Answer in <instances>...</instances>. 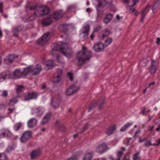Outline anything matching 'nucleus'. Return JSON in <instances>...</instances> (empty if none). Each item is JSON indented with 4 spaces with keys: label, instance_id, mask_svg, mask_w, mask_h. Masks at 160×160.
<instances>
[{
    "label": "nucleus",
    "instance_id": "obj_1",
    "mask_svg": "<svg viewBox=\"0 0 160 160\" xmlns=\"http://www.w3.org/2000/svg\"><path fill=\"white\" fill-rule=\"evenodd\" d=\"M92 53L91 51L87 50V48L83 47L81 51L77 53L76 59L78 61V64L80 66L86 61L89 60L91 58Z\"/></svg>",
    "mask_w": 160,
    "mask_h": 160
},
{
    "label": "nucleus",
    "instance_id": "obj_2",
    "mask_svg": "<svg viewBox=\"0 0 160 160\" xmlns=\"http://www.w3.org/2000/svg\"><path fill=\"white\" fill-rule=\"evenodd\" d=\"M49 12V8L47 7H39L37 8L33 14L28 18H23L22 20L24 22L32 21L36 19L37 17L47 14Z\"/></svg>",
    "mask_w": 160,
    "mask_h": 160
},
{
    "label": "nucleus",
    "instance_id": "obj_3",
    "mask_svg": "<svg viewBox=\"0 0 160 160\" xmlns=\"http://www.w3.org/2000/svg\"><path fill=\"white\" fill-rule=\"evenodd\" d=\"M58 51L60 52L67 58H70L72 56V52L71 49L68 47L66 43L61 42H59L57 43L52 49V52L54 51Z\"/></svg>",
    "mask_w": 160,
    "mask_h": 160
},
{
    "label": "nucleus",
    "instance_id": "obj_4",
    "mask_svg": "<svg viewBox=\"0 0 160 160\" xmlns=\"http://www.w3.org/2000/svg\"><path fill=\"white\" fill-rule=\"evenodd\" d=\"M32 133L31 131H25L21 135L20 139L21 142L25 143L29 140L32 138Z\"/></svg>",
    "mask_w": 160,
    "mask_h": 160
},
{
    "label": "nucleus",
    "instance_id": "obj_5",
    "mask_svg": "<svg viewBox=\"0 0 160 160\" xmlns=\"http://www.w3.org/2000/svg\"><path fill=\"white\" fill-rule=\"evenodd\" d=\"M62 73V71L61 69H57L53 78L52 82L55 83L59 82L61 79Z\"/></svg>",
    "mask_w": 160,
    "mask_h": 160
},
{
    "label": "nucleus",
    "instance_id": "obj_6",
    "mask_svg": "<svg viewBox=\"0 0 160 160\" xmlns=\"http://www.w3.org/2000/svg\"><path fill=\"white\" fill-rule=\"evenodd\" d=\"M24 29V26L22 25H20L17 26H15L12 28V33L13 36L18 37V33L22 31Z\"/></svg>",
    "mask_w": 160,
    "mask_h": 160
},
{
    "label": "nucleus",
    "instance_id": "obj_7",
    "mask_svg": "<svg viewBox=\"0 0 160 160\" xmlns=\"http://www.w3.org/2000/svg\"><path fill=\"white\" fill-rule=\"evenodd\" d=\"M49 34L50 33L48 32L43 35L37 41V43L40 45L42 46L44 45L48 40V36Z\"/></svg>",
    "mask_w": 160,
    "mask_h": 160
},
{
    "label": "nucleus",
    "instance_id": "obj_8",
    "mask_svg": "<svg viewBox=\"0 0 160 160\" xmlns=\"http://www.w3.org/2000/svg\"><path fill=\"white\" fill-rule=\"evenodd\" d=\"M79 89V88L76 87L75 85H72L67 89L66 91V94L68 96L72 95L76 93Z\"/></svg>",
    "mask_w": 160,
    "mask_h": 160
},
{
    "label": "nucleus",
    "instance_id": "obj_9",
    "mask_svg": "<svg viewBox=\"0 0 160 160\" xmlns=\"http://www.w3.org/2000/svg\"><path fill=\"white\" fill-rule=\"evenodd\" d=\"M112 0H98V4L96 7L97 11H98L100 8H102L104 7L105 4H111L112 2Z\"/></svg>",
    "mask_w": 160,
    "mask_h": 160
},
{
    "label": "nucleus",
    "instance_id": "obj_10",
    "mask_svg": "<svg viewBox=\"0 0 160 160\" xmlns=\"http://www.w3.org/2000/svg\"><path fill=\"white\" fill-rule=\"evenodd\" d=\"M60 102V98L58 97H55L52 98L51 105L52 108L56 109L58 107Z\"/></svg>",
    "mask_w": 160,
    "mask_h": 160
},
{
    "label": "nucleus",
    "instance_id": "obj_11",
    "mask_svg": "<svg viewBox=\"0 0 160 160\" xmlns=\"http://www.w3.org/2000/svg\"><path fill=\"white\" fill-rule=\"evenodd\" d=\"M2 132L0 134V138L3 137L11 138L12 135L11 132L8 129L3 128L1 130Z\"/></svg>",
    "mask_w": 160,
    "mask_h": 160
},
{
    "label": "nucleus",
    "instance_id": "obj_12",
    "mask_svg": "<svg viewBox=\"0 0 160 160\" xmlns=\"http://www.w3.org/2000/svg\"><path fill=\"white\" fill-rule=\"evenodd\" d=\"M7 77L8 78H12L10 72L8 70L0 73V82L4 81Z\"/></svg>",
    "mask_w": 160,
    "mask_h": 160
},
{
    "label": "nucleus",
    "instance_id": "obj_13",
    "mask_svg": "<svg viewBox=\"0 0 160 160\" xmlns=\"http://www.w3.org/2000/svg\"><path fill=\"white\" fill-rule=\"evenodd\" d=\"M107 145L105 143H103L98 145L96 148V152L102 154L107 150Z\"/></svg>",
    "mask_w": 160,
    "mask_h": 160
},
{
    "label": "nucleus",
    "instance_id": "obj_14",
    "mask_svg": "<svg viewBox=\"0 0 160 160\" xmlns=\"http://www.w3.org/2000/svg\"><path fill=\"white\" fill-rule=\"evenodd\" d=\"M105 100V99L104 98L101 100H99V101L98 102H95L94 104H92L89 108L88 112H89L92 109L95 107L97 105H98L99 106V109H101L102 105L104 103Z\"/></svg>",
    "mask_w": 160,
    "mask_h": 160
},
{
    "label": "nucleus",
    "instance_id": "obj_15",
    "mask_svg": "<svg viewBox=\"0 0 160 160\" xmlns=\"http://www.w3.org/2000/svg\"><path fill=\"white\" fill-rule=\"evenodd\" d=\"M104 47H105L102 43L98 42L94 45L93 49L96 52H99L103 51Z\"/></svg>",
    "mask_w": 160,
    "mask_h": 160
},
{
    "label": "nucleus",
    "instance_id": "obj_16",
    "mask_svg": "<svg viewBox=\"0 0 160 160\" xmlns=\"http://www.w3.org/2000/svg\"><path fill=\"white\" fill-rule=\"evenodd\" d=\"M41 152L40 149L33 150L30 154L31 159H33L39 157L41 154Z\"/></svg>",
    "mask_w": 160,
    "mask_h": 160
},
{
    "label": "nucleus",
    "instance_id": "obj_17",
    "mask_svg": "<svg viewBox=\"0 0 160 160\" xmlns=\"http://www.w3.org/2000/svg\"><path fill=\"white\" fill-rule=\"evenodd\" d=\"M18 56L15 54L9 55L7 56L4 59V62L6 64L12 63L15 59L17 58Z\"/></svg>",
    "mask_w": 160,
    "mask_h": 160
},
{
    "label": "nucleus",
    "instance_id": "obj_18",
    "mask_svg": "<svg viewBox=\"0 0 160 160\" xmlns=\"http://www.w3.org/2000/svg\"><path fill=\"white\" fill-rule=\"evenodd\" d=\"M38 95L36 93L28 92L25 96L24 100L27 101L33 99L35 98Z\"/></svg>",
    "mask_w": 160,
    "mask_h": 160
},
{
    "label": "nucleus",
    "instance_id": "obj_19",
    "mask_svg": "<svg viewBox=\"0 0 160 160\" xmlns=\"http://www.w3.org/2000/svg\"><path fill=\"white\" fill-rule=\"evenodd\" d=\"M52 16L44 18L42 21V24L43 26L47 27L52 23Z\"/></svg>",
    "mask_w": 160,
    "mask_h": 160
},
{
    "label": "nucleus",
    "instance_id": "obj_20",
    "mask_svg": "<svg viewBox=\"0 0 160 160\" xmlns=\"http://www.w3.org/2000/svg\"><path fill=\"white\" fill-rule=\"evenodd\" d=\"M32 67V73L34 75H37L42 70L41 66L39 64L36 65L35 67Z\"/></svg>",
    "mask_w": 160,
    "mask_h": 160
},
{
    "label": "nucleus",
    "instance_id": "obj_21",
    "mask_svg": "<svg viewBox=\"0 0 160 160\" xmlns=\"http://www.w3.org/2000/svg\"><path fill=\"white\" fill-rule=\"evenodd\" d=\"M64 13L61 9L55 11L52 17L56 19H58L62 18L63 15Z\"/></svg>",
    "mask_w": 160,
    "mask_h": 160
},
{
    "label": "nucleus",
    "instance_id": "obj_22",
    "mask_svg": "<svg viewBox=\"0 0 160 160\" xmlns=\"http://www.w3.org/2000/svg\"><path fill=\"white\" fill-rule=\"evenodd\" d=\"M52 115V114L51 112L47 113L42 120L41 123L42 125H44L48 123Z\"/></svg>",
    "mask_w": 160,
    "mask_h": 160
},
{
    "label": "nucleus",
    "instance_id": "obj_23",
    "mask_svg": "<svg viewBox=\"0 0 160 160\" xmlns=\"http://www.w3.org/2000/svg\"><path fill=\"white\" fill-rule=\"evenodd\" d=\"M69 27L68 24H63L59 25L58 27V29L60 32L65 33L68 30Z\"/></svg>",
    "mask_w": 160,
    "mask_h": 160
},
{
    "label": "nucleus",
    "instance_id": "obj_24",
    "mask_svg": "<svg viewBox=\"0 0 160 160\" xmlns=\"http://www.w3.org/2000/svg\"><path fill=\"white\" fill-rule=\"evenodd\" d=\"M12 76H13L14 77L12 78L11 74V77L12 78L11 79H13L20 78L23 76L22 72H20L19 69H17L15 70L13 72Z\"/></svg>",
    "mask_w": 160,
    "mask_h": 160
},
{
    "label": "nucleus",
    "instance_id": "obj_25",
    "mask_svg": "<svg viewBox=\"0 0 160 160\" xmlns=\"http://www.w3.org/2000/svg\"><path fill=\"white\" fill-rule=\"evenodd\" d=\"M116 128V126L115 125H113L108 127L106 131V134L108 136H110L112 134L114 133Z\"/></svg>",
    "mask_w": 160,
    "mask_h": 160
},
{
    "label": "nucleus",
    "instance_id": "obj_26",
    "mask_svg": "<svg viewBox=\"0 0 160 160\" xmlns=\"http://www.w3.org/2000/svg\"><path fill=\"white\" fill-rule=\"evenodd\" d=\"M93 156V152H86L84 154L82 160H91Z\"/></svg>",
    "mask_w": 160,
    "mask_h": 160
},
{
    "label": "nucleus",
    "instance_id": "obj_27",
    "mask_svg": "<svg viewBox=\"0 0 160 160\" xmlns=\"http://www.w3.org/2000/svg\"><path fill=\"white\" fill-rule=\"evenodd\" d=\"M150 7V6L148 5L145 7V8L142 11V16L141 18V22H143V20L144 18L145 15L149 11Z\"/></svg>",
    "mask_w": 160,
    "mask_h": 160
},
{
    "label": "nucleus",
    "instance_id": "obj_28",
    "mask_svg": "<svg viewBox=\"0 0 160 160\" xmlns=\"http://www.w3.org/2000/svg\"><path fill=\"white\" fill-rule=\"evenodd\" d=\"M37 123V120L34 118H32L28 121V126L30 128L34 127L36 126Z\"/></svg>",
    "mask_w": 160,
    "mask_h": 160
},
{
    "label": "nucleus",
    "instance_id": "obj_29",
    "mask_svg": "<svg viewBox=\"0 0 160 160\" xmlns=\"http://www.w3.org/2000/svg\"><path fill=\"white\" fill-rule=\"evenodd\" d=\"M151 70L150 72L151 74H153L156 72L157 68L155 65V61L154 60L152 61L151 64Z\"/></svg>",
    "mask_w": 160,
    "mask_h": 160
},
{
    "label": "nucleus",
    "instance_id": "obj_30",
    "mask_svg": "<svg viewBox=\"0 0 160 160\" xmlns=\"http://www.w3.org/2000/svg\"><path fill=\"white\" fill-rule=\"evenodd\" d=\"M113 16L111 13H108L106 15L103 19V22L106 24L108 23L112 19Z\"/></svg>",
    "mask_w": 160,
    "mask_h": 160
},
{
    "label": "nucleus",
    "instance_id": "obj_31",
    "mask_svg": "<svg viewBox=\"0 0 160 160\" xmlns=\"http://www.w3.org/2000/svg\"><path fill=\"white\" fill-rule=\"evenodd\" d=\"M46 69L49 70L52 68L53 67V62L52 60H48L46 62Z\"/></svg>",
    "mask_w": 160,
    "mask_h": 160
},
{
    "label": "nucleus",
    "instance_id": "obj_32",
    "mask_svg": "<svg viewBox=\"0 0 160 160\" xmlns=\"http://www.w3.org/2000/svg\"><path fill=\"white\" fill-rule=\"evenodd\" d=\"M132 125V122H128L126 124H125L124 126L122 127L120 130L121 132H123L126 131L127 129L130 127Z\"/></svg>",
    "mask_w": 160,
    "mask_h": 160
},
{
    "label": "nucleus",
    "instance_id": "obj_33",
    "mask_svg": "<svg viewBox=\"0 0 160 160\" xmlns=\"http://www.w3.org/2000/svg\"><path fill=\"white\" fill-rule=\"evenodd\" d=\"M90 26L88 25H87L83 27L82 33L84 34L87 37L88 36V32L89 30Z\"/></svg>",
    "mask_w": 160,
    "mask_h": 160
},
{
    "label": "nucleus",
    "instance_id": "obj_34",
    "mask_svg": "<svg viewBox=\"0 0 160 160\" xmlns=\"http://www.w3.org/2000/svg\"><path fill=\"white\" fill-rule=\"evenodd\" d=\"M32 67L29 66L28 68H25L23 71L22 72V73L23 76H25L29 72L32 73Z\"/></svg>",
    "mask_w": 160,
    "mask_h": 160
},
{
    "label": "nucleus",
    "instance_id": "obj_35",
    "mask_svg": "<svg viewBox=\"0 0 160 160\" xmlns=\"http://www.w3.org/2000/svg\"><path fill=\"white\" fill-rule=\"evenodd\" d=\"M22 126V124L21 122L17 123L15 124L13 126L14 129L16 131L19 130Z\"/></svg>",
    "mask_w": 160,
    "mask_h": 160
},
{
    "label": "nucleus",
    "instance_id": "obj_36",
    "mask_svg": "<svg viewBox=\"0 0 160 160\" xmlns=\"http://www.w3.org/2000/svg\"><path fill=\"white\" fill-rule=\"evenodd\" d=\"M103 34L102 35V38H104L108 36L110 33V32L108 29H105L103 31Z\"/></svg>",
    "mask_w": 160,
    "mask_h": 160
},
{
    "label": "nucleus",
    "instance_id": "obj_37",
    "mask_svg": "<svg viewBox=\"0 0 160 160\" xmlns=\"http://www.w3.org/2000/svg\"><path fill=\"white\" fill-rule=\"evenodd\" d=\"M123 154V152H122L118 151L117 153V158L116 159L114 160L113 158L112 157H110V158L111 160H120Z\"/></svg>",
    "mask_w": 160,
    "mask_h": 160
},
{
    "label": "nucleus",
    "instance_id": "obj_38",
    "mask_svg": "<svg viewBox=\"0 0 160 160\" xmlns=\"http://www.w3.org/2000/svg\"><path fill=\"white\" fill-rule=\"evenodd\" d=\"M112 39L110 38H108L105 41L104 46L105 47L109 45L112 42Z\"/></svg>",
    "mask_w": 160,
    "mask_h": 160
},
{
    "label": "nucleus",
    "instance_id": "obj_39",
    "mask_svg": "<svg viewBox=\"0 0 160 160\" xmlns=\"http://www.w3.org/2000/svg\"><path fill=\"white\" fill-rule=\"evenodd\" d=\"M35 112H36L38 116H41L43 112L42 110H41L39 108H37L35 110Z\"/></svg>",
    "mask_w": 160,
    "mask_h": 160
},
{
    "label": "nucleus",
    "instance_id": "obj_40",
    "mask_svg": "<svg viewBox=\"0 0 160 160\" xmlns=\"http://www.w3.org/2000/svg\"><path fill=\"white\" fill-rule=\"evenodd\" d=\"M24 89V87L23 85H18L16 88V92L18 93H20Z\"/></svg>",
    "mask_w": 160,
    "mask_h": 160
},
{
    "label": "nucleus",
    "instance_id": "obj_41",
    "mask_svg": "<svg viewBox=\"0 0 160 160\" xmlns=\"http://www.w3.org/2000/svg\"><path fill=\"white\" fill-rule=\"evenodd\" d=\"M89 124H86L82 128V129L81 130V131L78 132V133H82L84 131H86V130L89 128Z\"/></svg>",
    "mask_w": 160,
    "mask_h": 160
},
{
    "label": "nucleus",
    "instance_id": "obj_42",
    "mask_svg": "<svg viewBox=\"0 0 160 160\" xmlns=\"http://www.w3.org/2000/svg\"><path fill=\"white\" fill-rule=\"evenodd\" d=\"M18 102V100L16 98H13L10 101L9 105H10L13 106L16 103Z\"/></svg>",
    "mask_w": 160,
    "mask_h": 160
},
{
    "label": "nucleus",
    "instance_id": "obj_43",
    "mask_svg": "<svg viewBox=\"0 0 160 160\" xmlns=\"http://www.w3.org/2000/svg\"><path fill=\"white\" fill-rule=\"evenodd\" d=\"M7 158V156L5 153H0V160H6Z\"/></svg>",
    "mask_w": 160,
    "mask_h": 160
},
{
    "label": "nucleus",
    "instance_id": "obj_44",
    "mask_svg": "<svg viewBox=\"0 0 160 160\" xmlns=\"http://www.w3.org/2000/svg\"><path fill=\"white\" fill-rule=\"evenodd\" d=\"M139 154V153L137 152L133 155V159L134 160H140V159L141 158Z\"/></svg>",
    "mask_w": 160,
    "mask_h": 160
},
{
    "label": "nucleus",
    "instance_id": "obj_45",
    "mask_svg": "<svg viewBox=\"0 0 160 160\" xmlns=\"http://www.w3.org/2000/svg\"><path fill=\"white\" fill-rule=\"evenodd\" d=\"M56 57L57 60L59 62L61 63L64 64L63 60L61 57L59 55H57Z\"/></svg>",
    "mask_w": 160,
    "mask_h": 160
},
{
    "label": "nucleus",
    "instance_id": "obj_46",
    "mask_svg": "<svg viewBox=\"0 0 160 160\" xmlns=\"http://www.w3.org/2000/svg\"><path fill=\"white\" fill-rule=\"evenodd\" d=\"M133 6H132H132H128L127 7V9H129V11L130 13H132L134 12L135 10V9L134 8H132V7Z\"/></svg>",
    "mask_w": 160,
    "mask_h": 160
},
{
    "label": "nucleus",
    "instance_id": "obj_47",
    "mask_svg": "<svg viewBox=\"0 0 160 160\" xmlns=\"http://www.w3.org/2000/svg\"><path fill=\"white\" fill-rule=\"evenodd\" d=\"M2 93L1 96L3 97H6L8 95L7 91L6 90H3L2 92Z\"/></svg>",
    "mask_w": 160,
    "mask_h": 160
},
{
    "label": "nucleus",
    "instance_id": "obj_48",
    "mask_svg": "<svg viewBox=\"0 0 160 160\" xmlns=\"http://www.w3.org/2000/svg\"><path fill=\"white\" fill-rule=\"evenodd\" d=\"M76 6L74 5H72L68 6L67 8V10L68 12H70L71 9L75 8Z\"/></svg>",
    "mask_w": 160,
    "mask_h": 160
},
{
    "label": "nucleus",
    "instance_id": "obj_49",
    "mask_svg": "<svg viewBox=\"0 0 160 160\" xmlns=\"http://www.w3.org/2000/svg\"><path fill=\"white\" fill-rule=\"evenodd\" d=\"M159 4L160 3H158V2H156V3L154 4V5L153 6L152 8V9L153 11H154V10L156 9L157 7L159 5Z\"/></svg>",
    "mask_w": 160,
    "mask_h": 160
},
{
    "label": "nucleus",
    "instance_id": "obj_50",
    "mask_svg": "<svg viewBox=\"0 0 160 160\" xmlns=\"http://www.w3.org/2000/svg\"><path fill=\"white\" fill-rule=\"evenodd\" d=\"M101 28V27L100 26L98 25L94 28V32H97L99 31Z\"/></svg>",
    "mask_w": 160,
    "mask_h": 160
},
{
    "label": "nucleus",
    "instance_id": "obj_51",
    "mask_svg": "<svg viewBox=\"0 0 160 160\" xmlns=\"http://www.w3.org/2000/svg\"><path fill=\"white\" fill-rule=\"evenodd\" d=\"M67 76L68 77V78H69L70 80L72 81L73 80L72 74L71 73L69 72L68 73Z\"/></svg>",
    "mask_w": 160,
    "mask_h": 160
},
{
    "label": "nucleus",
    "instance_id": "obj_52",
    "mask_svg": "<svg viewBox=\"0 0 160 160\" xmlns=\"http://www.w3.org/2000/svg\"><path fill=\"white\" fill-rule=\"evenodd\" d=\"M36 5H33L32 6H30V10H33L35 9V11H36L37 9V8H38Z\"/></svg>",
    "mask_w": 160,
    "mask_h": 160
},
{
    "label": "nucleus",
    "instance_id": "obj_53",
    "mask_svg": "<svg viewBox=\"0 0 160 160\" xmlns=\"http://www.w3.org/2000/svg\"><path fill=\"white\" fill-rule=\"evenodd\" d=\"M152 145H153V144H152L150 141H147L145 144V146L146 147H148Z\"/></svg>",
    "mask_w": 160,
    "mask_h": 160
},
{
    "label": "nucleus",
    "instance_id": "obj_54",
    "mask_svg": "<svg viewBox=\"0 0 160 160\" xmlns=\"http://www.w3.org/2000/svg\"><path fill=\"white\" fill-rule=\"evenodd\" d=\"M3 2H0V12L2 13L3 10H2V8L3 7Z\"/></svg>",
    "mask_w": 160,
    "mask_h": 160
},
{
    "label": "nucleus",
    "instance_id": "obj_55",
    "mask_svg": "<svg viewBox=\"0 0 160 160\" xmlns=\"http://www.w3.org/2000/svg\"><path fill=\"white\" fill-rule=\"evenodd\" d=\"M146 140V139L145 138H144L143 139H142L141 137H139V142L140 143L142 142H144V141Z\"/></svg>",
    "mask_w": 160,
    "mask_h": 160
},
{
    "label": "nucleus",
    "instance_id": "obj_56",
    "mask_svg": "<svg viewBox=\"0 0 160 160\" xmlns=\"http://www.w3.org/2000/svg\"><path fill=\"white\" fill-rule=\"evenodd\" d=\"M157 143L153 144V146H158L160 144V138L157 140Z\"/></svg>",
    "mask_w": 160,
    "mask_h": 160
},
{
    "label": "nucleus",
    "instance_id": "obj_57",
    "mask_svg": "<svg viewBox=\"0 0 160 160\" xmlns=\"http://www.w3.org/2000/svg\"><path fill=\"white\" fill-rule=\"evenodd\" d=\"M156 43L157 44L159 45L160 44V38L158 37L157 38Z\"/></svg>",
    "mask_w": 160,
    "mask_h": 160
},
{
    "label": "nucleus",
    "instance_id": "obj_58",
    "mask_svg": "<svg viewBox=\"0 0 160 160\" xmlns=\"http://www.w3.org/2000/svg\"><path fill=\"white\" fill-rule=\"evenodd\" d=\"M7 117V115H0V122L1 121L2 119L4 118H5Z\"/></svg>",
    "mask_w": 160,
    "mask_h": 160
},
{
    "label": "nucleus",
    "instance_id": "obj_59",
    "mask_svg": "<svg viewBox=\"0 0 160 160\" xmlns=\"http://www.w3.org/2000/svg\"><path fill=\"white\" fill-rule=\"evenodd\" d=\"M139 0H132V2H133V4L132 5V6H135L136 3Z\"/></svg>",
    "mask_w": 160,
    "mask_h": 160
},
{
    "label": "nucleus",
    "instance_id": "obj_60",
    "mask_svg": "<svg viewBox=\"0 0 160 160\" xmlns=\"http://www.w3.org/2000/svg\"><path fill=\"white\" fill-rule=\"evenodd\" d=\"M4 105L3 104H0V109H2L4 108Z\"/></svg>",
    "mask_w": 160,
    "mask_h": 160
},
{
    "label": "nucleus",
    "instance_id": "obj_61",
    "mask_svg": "<svg viewBox=\"0 0 160 160\" xmlns=\"http://www.w3.org/2000/svg\"><path fill=\"white\" fill-rule=\"evenodd\" d=\"M155 82H153L151 83H150L148 84V87H150L151 85H153L155 84Z\"/></svg>",
    "mask_w": 160,
    "mask_h": 160
},
{
    "label": "nucleus",
    "instance_id": "obj_62",
    "mask_svg": "<svg viewBox=\"0 0 160 160\" xmlns=\"http://www.w3.org/2000/svg\"><path fill=\"white\" fill-rule=\"evenodd\" d=\"M154 127V126H152V127L150 128L148 130V131L151 132L153 130V129Z\"/></svg>",
    "mask_w": 160,
    "mask_h": 160
},
{
    "label": "nucleus",
    "instance_id": "obj_63",
    "mask_svg": "<svg viewBox=\"0 0 160 160\" xmlns=\"http://www.w3.org/2000/svg\"><path fill=\"white\" fill-rule=\"evenodd\" d=\"M123 2L126 4H127L129 3V0H123Z\"/></svg>",
    "mask_w": 160,
    "mask_h": 160
},
{
    "label": "nucleus",
    "instance_id": "obj_64",
    "mask_svg": "<svg viewBox=\"0 0 160 160\" xmlns=\"http://www.w3.org/2000/svg\"><path fill=\"white\" fill-rule=\"evenodd\" d=\"M94 35L93 34H92L91 35H90V38H91V39H92V40L94 37Z\"/></svg>",
    "mask_w": 160,
    "mask_h": 160
}]
</instances>
